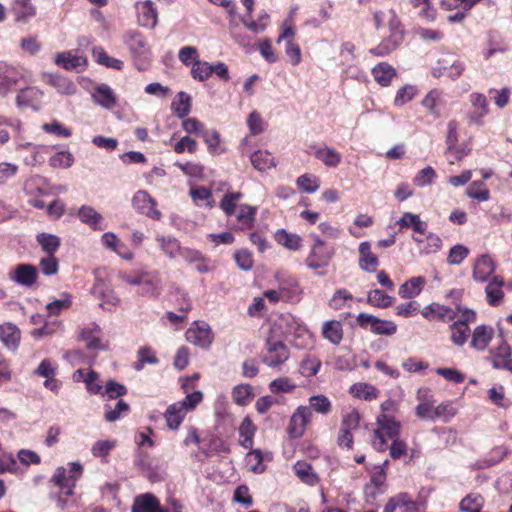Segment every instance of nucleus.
<instances>
[{"label":"nucleus","mask_w":512,"mask_h":512,"mask_svg":"<svg viewBox=\"0 0 512 512\" xmlns=\"http://www.w3.org/2000/svg\"><path fill=\"white\" fill-rule=\"evenodd\" d=\"M378 429L374 432L372 444L375 449L384 451L386 449L385 436L390 439L398 438L400 422L395 415H379L377 418Z\"/></svg>","instance_id":"nucleus-1"},{"label":"nucleus","mask_w":512,"mask_h":512,"mask_svg":"<svg viewBox=\"0 0 512 512\" xmlns=\"http://www.w3.org/2000/svg\"><path fill=\"white\" fill-rule=\"evenodd\" d=\"M21 81L29 82V75L25 69L0 62V95L6 96L17 89Z\"/></svg>","instance_id":"nucleus-2"},{"label":"nucleus","mask_w":512,"mask_h":512,"mask_svg":"<svg viewBox=\"0 0 512 512\" xmlns=\"http://www.w3.org/2000/svg\"><path fill=\"white\" fill-rule=\"evenodd\" d=\"M288 358L289 350L282 341L273 340L272 338L267 339L265 351L261 356L264 364L271 368H278L283 365Z\"/></svg>","instance_id":"nucleus-3"},{"label":"nucleus","mask_w":512,"mask_h":512,"mask_svg":"<svg viewBox=\"0 0 512 512\" xmlns=\"http://www.w3.org/2000/svg\"><path fill=\"white\" fill-rule=\"evenodd\" d=\"M356 320L362 328H369L372 333L377 335L391 336L397 331V325L393 321L383 320L371 314L359 313Z\"/></svg>","instance_id":"nucleus-4"},{"label":"nucleus","mask_w":512,"mask_h":512,"mask_svg":"<svg viewBox=\"0 0 512 512\" xmlns=\"http://www.w3.org/2000/svg\"><path fill=\"white\" fill-rule=\"evenodd\" d=\"M313 239L314 243L306 259V265L311 269H318L328 264L332 251L326 248L325 243L318 236H313Z\"/></svg>","instance_id":"nucleus-5"},{"label":"nucleus","mask_w":512,"mask_h":512,"mask_svg":"<svg viewBox=\"0 0 512 512\" xmlns=\"http://www.w3.org/2000/svg\"><path fill=\"white\" fill-rule=\"evenodd\" d=\"M472 110L466 114L469 124L482 125L483 118L489 112V105L486 96L482 93H472L469 95Z\"/></svg>","instance_id":"nucleus-6"},{"label":"nucleus","mask_w":512,"mask_h":512,"mask_svg":"<svg viewBox=\"0 0 512 512\" xmlns=\"http://www.w3.org/2000/svg\"><path fill=\"white\" fill-rule=\"evenodd\" d=\"M132 205L134 209L146 215L152 219L159 220L161 218V213L158 211L156 206V201L153 199L148 192L144 190L137 191L132 198Z\"/></svg>","instance_id":"nucleus-7"},{"label":"nucleus","mask_w":512,"mask_h":512,"mask_svg":"<svg viewBox=\"0 0 512 512\" xmlns=\"http://www.w3.org/2000/svg\"><path fill=\"white\" fill-rule=\"evenodd\" d=\"M312 412L307 406H299L291 416L288 426V434L292 438H300L310 421Z\"/></svg>","instance_id":"nucleus-8"},{"label":"nucleus","mask_w":512,"mask_h":512,"mask_svg":"<svg viewBox=\"0 0 512 512\" xmlns=\"http://www.w3.org/2000/svg\"><path fill=\"white\" fill-rule=\"evenodd\" d=\"M138 24L146 28H154L158 23V12L151 0L139 1L135 4Z\"/></svg>","instance_id":"nucleus-9"},{"label":"nucleus","mask_w":512,"mask_h":512,"mask_svg":"<svg viewBox=\"0 0 512 512\" xmlns=\"http://www.w3.org/2000/svg\"><path fill=\"white\" fill-rule=\"evenodd\" d=\"M37 277V268L31 264H19L9 274L10 280L25 287H31L36 282Z\"/></svg>","instance_id":"nucleus-10"},{"label":"nucleus","mask_w":512,"mask_h":512,"mask_svg":"<svg viewBox=\"0 0 512 512\" xmlns=\"http://www.w3.org/2000/svg\"><path fill=\"white\" fill-rule=\"evenodd\" d=\"M43 92L36 87H27L21 89L16 97V104L18 107L27 108L30 107L34 110H38L41 106Z\"/></svg>","instance_id":"nucleus-11"},{"label":"nucleus","mask_w":512,"mask_h":512,"mask_svg":"<svg viewBox=\"0 0 512 512\" xmlns=\"http://www.w3.org/2000/svg\"><path fill=\"white\" fill-rule=\"evenodd\" d=\"M422 106L434 118L441 117V108L445 105L444 94L439 89L429 91L421 101Z\"/></svg>","instance_id":"nucleus-12"},{"label":"nucleus","mask_w":512,"mask_h":512,"mask_svg":"<svg viewBox=\"0 0 512 512\" xmlns=\"http://www.w3.org/2000/svg\"><path fill=\"white\" fill-rule=\"evenodd\" d=\"M494 336V330L488 325L477 326L471 334L470 345L477 351H484Z\"/></svg>","instance_id":"nucleus-13"},{"label":"nucleus","mask_w":512,"mask_h":512,"mask_svg":"<svg viewBox=\"0 0 512 512\" xmlns=\"http://www.w3.org/2000/svg\"><path fill=\"white\" fill-rule=\"evenodd\" d=\"M123 41L133 55H143L149 51L145 37L137 30L127 31Z\"/></svg>","instance_id":"nucleus-14"},{"label":"nucleus","mask_w":512,"mask_h":512,"mask_svg":"<svg viewBox=\"0 0 512 512\" xmlns=\"http://www.w3.org/2000/svg\"><path fill=\"white\" fill-rule=\"evenodd\" d=\"M495 263L487 254L477 258L473 267V279L478 282H485L489 276L495 271Z\"/></svg>","instance_id":"nucleus-15"},{"label":"nucleus","mask_w":512,"mask_h":512,"mask_svg":"<svg viewBox=\"0 0 512 512\" xmlns=\"http://www.w3.org/2000/svg\"><path fill=\"white\" fill-rule=\"evenodd\" d=\"M43 81L62 95H73L77 91V86L70 79L57 74L44 73Z\"/></svg>","instance_id":"nucleus-16"},{"label":"nucleus","mask_w":512,"mask_h":512,"mask_svg":"<svg viewBox=\"0 0 512 512\" xmlns=\"http://www.w3.org/2000/svg\"><path fill=\"white\" fill-rule=\"evenodd\" d=\"M11 11L18 23H27L36 15V7L31 0H13Z\"/></svg>","instance_id":"nucleus-17"},{"label":"nucleus","mask_w":512,"mask_h":512,"mask_svg":"<svg viewBox=\"0 0 512 512\" xmlns=\"http://www.w3.org/2000/svg\"><path fill=\"white\" fill-rule=\"evenodd\" d=\"M78 217L82 223L88 225L93 230L100 231L106 227L103 216L92 206L83 205L78 211Z\"/></svg>","instance_id":"nucleus-18"},{"label":"nucleus","mask_w":512,"mask_h":512,"mask_svg":"<svg viewBox=\"0 0 512 512\" xmlns=\"http://www.w3.org/2000/svg\"><path fill=\"white\" fill-rule=\"evenodd\" d=\"M379 265L378 257L371 252V244L367 241L359 245V267L369 273L375 272Z\"/></svg>","instance_id":"nucleus-19"},{"label":"nucleus","mask_w":512,"mask_h":512,"mask_svg":"<svg viewBox=\"0 0 512 512\" xmlns=\"http://www.w3.org/2000/svg\"><path fill=\"white\" fill-rule=\"evenodd\" d=\"M21 333L18 327L7 322L0 325V340L10 350H16L19 346Z\"/></svg>","instance_id":"nucleus-20"},{"label":"nucleus","mask_w":512,"mask_h":512,"mask_svg":"<svg viewBox=\"0 0 512 512\" xmlns=\"http://www.w3.org/2000/svg\"><path fill=\"white\" fill-rule=\"evenodd\" d=\"M132 512H166L160 507L159 500L151 493L137 496L132 506Z\"/></svg>","instance_id":"nucleus-21"},{"label":"nucleus","mask_w":512,"mask_h":512,"mask_svg":"<svg viewBox=\"0 0 512 512\" xmlns=\"http://www.w3.org/2000/svg\"><path fill=\"white\" fill-rule=\"evenodd\" d=\"M55 63L65 70H76L79 67L86 65L87 60L85 57L78 55L74 51H65L58 53L55 57Z\"/></svg>","instance_id":"nucleus-22"},{"label":"nucleus","mask_w":512,"mask_h":512,"mask_svg":"<svg viewBox=\"0 0 512 512\" xmlns=\"http://www.w3.org/2000/svg\"><path fill=\"white\" fill-rule=\"evenodd\" d=\"M156 242L158 243L161 251L169 258L176 259L182 252V246L178 239L172 236H157Z\"/></svg>","instance_id":"nucleus-23"},{"label":"nucleus","mask_w":512,"mask_h":512,"mask_svg":"<svg viewBox=\"0 0 512 512\" xmlns=\"http://www.w3.org/2000/svg\"><path fill=\"white\" fill-rule=\"evenodd\" d=\"M425 284L426 280L424 277H413L400 286L398 294L403 299L416 297L421 293Z\"/></svg>","instance_id":"nucleus-24"},{"label":"nucleus","mask_w":512,"mask_h":512,"mask_svg":"<svg viewBox=\"0 0 512 512\" xmlns=\"http://www.w3.org/2000/svg\"><path fill=\"white\" fill-rule=\"evenodd\" d=\"M293 470L297 477L307 485L314 486L319 482V478L313 467L305 461L296 462L293 466Z\"/></svg>","instance_id":"nucleus-25"},{"label":"nucleus","mask_w":512,"mask_h":512,"mask_svg":"<svg viewBox=\"0 0 512 512\" xmlns=\"http://www.w3.org/2000/svg\"><path fill=\"white\" fill-rule=\"evenodd\" d=\"M187 339L190 342H192L202 348H207L212 343L213 337H212V333H211V330L208 327V325H203L201 327H198L195 330H192V329L188 330Z\"/></svg>","instance_id":"nucleus-26"},{"label":"nucleus","mask_w":512,"mask_h":512,"mask_svg":"<svg viewBox=\"0 0 512 512\" xmlns=\"http://www.w3.org/2000/svg\"><path fill=\"white\" fill-rule=\"evenodd\" d=\"M504 285L503 278L494 276L485 288L487 301L490 305L496 306L500 303L504 296L502 286Z\"/></svg>","instance_id":"nucleus-27"},{"label":"nucleus","mask_w":512,"mask_h":512,"mask_svg":"<svg viewBox=\"0 0 512 512\" xmlns=\"http://www.w3.org/2000/svg\"><path fill=\"white\" fill-rule=\"evenodd\" d=\"M403 41L402 36L398 33H392L384 39L377 47L370 50L376 56H386L393 52Z\"/></svg>","instance_id":"nucleus-28"},{"label":"nucleus","mask_w":512,"mask_h":512,"mask_svg":"<svg viewBox=\"0 0 512 512\" xmlns=\"http://www.w3.org/2000/svg\"><path fill=\"white\" fill-rule=\"evenodd\" d=\"M322 335L334 345H338L343 338V328L340 321L329 320L324 322Z\"/></svg>","instance_id":"nucleus-29"},{"label":"nucleus","mask_w":512,"mask_h":512,"mask_svg":"<svg viewBox=\"0 0 512 512\" xmlns=\"http://www.w3.org/2000/svg\"><path fill=\"white\" fill-rule=\"evenodd\" d=\"M274 237L278 244L289 250H299L302 244V239L299 235L289 233L285 229H278Z\"/></svg>","instance_id":"nucleus-30"},{"label":"nucleus","mask_w":512,"mask_h":512,"mask_svg":"<svg viewBox=\"0 0 512 512\" xmlns=\"http://www.w3.org/2000/svg\"><path fill=\"white\" fill-rule=\"evenodd\" d=\"M51 482L57 486L63 494L67 496H72L74 494V489L71 483H69L70 481H68V473L65 467L60 466L56 468L51 478Z\"/></svg>","instance_id":"nucleus-31"},{"label":"nucleus","mask_w":512,"mask_h":512,"mask_svg":"<svg viewBox=\"0 0 512 512\" xmlns=\"http://www.w3.org/2000/svg\"><path fill=\"white\" fill-rule=\"evenodd\" d=\"M182 406H183V404L173 403L167 408V410L164 414V417H165L167 426L170 429H173V430L177 429L180 426V424L183 422L184 417L186 416V413L184 410H182Z\"/></svg>","instance_id":"nucleus-32"},{"label":"nucleus","mask_w":512,"mask_h":512,"mask_svg":"<svg viewBox=\"0 0 512 512\" xmlns=\"http://www.w3.org/2000/svg\"><path fill=\"white\" fill-rule=\"evenodd\" d=\"M372 74L378 84L388 86L392 78L396 76V71L391 65L383 62L373 68Z\"/></svg>","instance_id":"nucleus-33"},{"label":"nucleus","mask_w":512,"mask_h":512,"mask_svg":"<svg viewBox=\"0 0 512 512\" xmlns=\"http://www.w3.org/2000/svg\"><path fill=\"white\" fill-rule=\"evenodd\" d=\"M255 426L249 417H245L239 427V443L245 449L253 446V437L255 434Z\"/></svg>","instance_id":"nucleus-34"},{"label":"nucleus","mask_w":512,"mask_h":512,"mask_svg":"<svg viewBox=\"0 0 512 512\" xmlns=\"http://www.w3.org/2000/svg\"><path fill=\"white\" fill-rule=\"evenodd\" d=\"M429 310L434 312V318L436 317L438 320L443 322L454 321L460 312V306H456V308H451L446 305H441L438 303H432L429 305Z\"/></svg>","instance_id":"nucleus-35"},{"label":"nucleus","mask_w":512,"mask_h":512,"mask_svg":"<svg viewBox=\"0 0 512 512\" xmlns=\"http://www.w3.org/2000/svg\"><path fill=\"white\" fill-rule=\"evenodd\" d=\"M94 100L105 108H112L116 103L113 90L106 84L99 85L93 94Z\"/></svg>","instance_id":"nucleus-36"},{"label":"nucleus","mask_w":512,"mask_h":512,"mask_svg":"<svg viewBox=\"0 0 512 512\" xmlns=\"http://www.w3.org/2000/svg\"><path fill=\"white\" fill-rule=\"evenodd\" d=\"M101 241L103 245L115 253H117L120 257L125 260H131L133 258L132 252L122 253V248H125V245L122 244L117 236L112 232H106L102 235Z\"/></svg>","instance_id":"nucleus-37"},{"label":"nucleus","mask_w":512,"mask_h":512,"mask_svg":"<svg viewBox=\"0 0 512 512\" xmlns=\"http://www.w3.org/2000/svg\"><path fill=\"white\" fill-rule=\"evenodd\" d=\"M315 157L328 167L338 166L342 159V156L338 151L328 146L317 149Z\"/></svg>","instance_id":"nucleus-38"},{"label":"nucleus","mask_w":512,"mask_h":512,"mask_svg":"<svg viewBox=\"0 0 512 512\" xmlns=\"http://www.w3.org/2000/svg\"><path fill=\"white\" fill-rule=\"evenodd\" d=\"M350 393L356 398L371 401L377 398L379 391L371 384L356 383L350 387Z\"/></svg>","instance_id":"nucleus-39"},{"label":"nucleus","mask_w":512,"mask_h":512,"mask_svg":"<svg viewBox=\"0 0 512 512\" xmlns=\"http://www.w3.org/2000/svg\"><path fill=\"white\" fill-rule=\"evenodd\" d=\"M115 439H106L96 441L91 447V454L96 458H101L106 462L110 452L116 447Z\"/></svg>","instance_id":"nucleus-40"},{"label":"nucleus","mask_w":512,"mask_h":512,"mask_svg":"<svg viewBox=\"0 0 512 512\" xmlns=\"http://www.w3.org/2000/svg\"><path fill=\"white\" fill-rule=\"evenodd\" d=\"M143 294L155 296L160 293L161 280L158 272H146L143 280Z\"/></svg>","instance_id":"nucleus-41"},{"label":"nucleus","mask_w":512,"mask_h":512,"mask_svg":"<svg viewBox=\"0 0 512 512\" xmlns=\"http://www.w3.org/2000/svg\"><path fill=\"white\" fill-rule=\"evenodd\" d=\"M93 57L95 61L108 68L121 70L123 68V62L119 59L109 56L102 47L93 48Z\"/></svg>","instance_id":"nucleus-42"},{"label":"nucleus","mask_w":512,"mask_h":512,"mask_svg":"<svg viewBox=\"0 0 512 512\" xmlns=\"http://www.w3.org/2000/svg\"><path fill=\"white\" fill-rule=\"evenodd\" d=\"M253 167L259 171H265L275 166L274 157L268 151H256L251 156Z\"/></svg>","instance_id":"nucleus-43"},{"label":"nucleus","mask_w":512,"mask_h":512,"mask_svg":"<svg viewBox=\"0 0 512 512\" xmlns=\"http://www.w3.org/2000/svg\"><path fill=\"white\" fill-rule=\"evenodd\" d=\"M178 99L171 105L173 112L179 118H185L191 110V97L186 92H179Z\"/></svg>","instance_id":"nucleus-44"},{"label":"nucleus","mask_w":512,"mask_h":512,"mask_svg":"<svg viewBox=\"0 0 512 512\" xmlns=\"http://www.w3.org/2000/svg\"><path fill=\"white\" fill-rule=\"evenodd\" d=\"M37 242L48 255L54 253L60 247V239L58 236L49 233H39L36 237Z\"/></svg>","instance_id":"nucleus-45"},{"label":"nucleus","mask_w":512,"mask_h":512,"mask_svg":"<svg viewBox=\"0 0 512 512\" xmlns=\"http://www.w3.org/2000/svg\"><path fill=\"white\" fill-rule=\"evenodd\" d=\"M450 332V339L457 346H463L471 334L469 326H463L461 323L455 322L450 325Z\"/></svg>","instance_id":"nucleus-46"},{"label":"nucleus","mask_w":512,"mask_h":512,"mask_svg":"<svg viewBox=\"0 0 512 512\" xmlns=\"http://www.w3.org/2000/svg\"><path fill=\"white\" fill-rule=\"evenodd\" d=\"M232 397L236 404L245 406L253 397V388L249 384H240L233 388Z\"/></svg>","instance_id":"nucleus-47"},{"label":"nucleus","mask_w":512,"mask_h":512,"mask_svg":"<svg viewBox=\"0 0 512 512\" xmlns=\"http://www.w3.org/2000/svg\"><path fill=\"white\" fill-rule=\"evenodd\" d=\"M298 188L306 193H314L320 187V180L313 174H303L296 180Z\"/></svg>","instance_id":"nucleus-48"},{"label":"nucleus","mask_w":512,"mask_h":512,"mask_svg":"<svg viewBox=\"0 0 512 512\" xmlns=\"http://www.w3.org/2000/svg\"><path fill=\"white\" fill-rule=\"evenodd\" d=\"M367 302L375 307L386 308L392 305L393 297L380 289H374L368 293Z\"/></svg>","instance_id":"nucleus-49"},{"label":"nucleus","mask_w":512,"mask_h":512,"mask_svg":"<svg viewBox=\"0 0 512 512\" xmlns=\"http://www.w3.org/2000/svg\"><path fill=\"white\" fill-rule=\"evenodd\" d=\"M72 305L71 294L64 292L61 294V298L56 299L46 305L49 315H59L62 310L68 309Z\"/></svg>","instance_id":"nucleus-50"},{"label":"nucleus","mask_w":512,"mask_h":512,"mask_svg":"<svg viewBox=\"0 0 512 512\" xmlns=\"http://www.w3.org/2000/svg\"><path fill=\"white\" fill-rule=\"evenodd\" d=\"M191 75L193 79L203 82L212 75V64L198 60L192 65Z\"/></svg>","instance_id":"nucleus-51"},{"label":"nucleus","mask_w":512,"mask_h":512,"mask_svg":"<svg viewBox=\"0 0 512 512\" xmlns=\"http://www.w3.org/2000/svg\"><path fill=\"white\" fill-rule=\"evenodd\" d=\"M202 137L211 154L217 155L224 152V149L220 147V134L216 130L209 131L205 129Z\"/></svg>","instance_id":"nucleus-52"},{"label":"nucleus","mask_w":512,"mask_h":512,"mask_svg":"<svg viewBox=\"0 0 512 512\" xmlns=\"http://www.w3.org/2000/svg\"><path fill=\"white\" fill-rule=\"evenodd\" d=\"M104 408L105 420L107 422H115L123 413H127L129 411V405L123 400L117 401L114 408L110 404H106Z\"/></svg>","instance_id":"nucleus-53"},{"label":"nucleus","mask_w":512,"mask_h":512,"mask_svg":"<svg viewBox=\"0 0 512 512\" xmlns=\"http://www.w3.org/2000/svg\"><path fill=\"white\" fill-rule=\"evenodd\" d=\"M442 406L434 408L433 403L425 401L417 405L415 411L416 415L421 419H436L441 414Z\"/></svg>","instance_id":"nucleus-54"},{"label":"nucleus","mask_w":512,"mask_h":512,"mask_svg":"<svg viewBox=\"0 0 512 512\" xmlns=\"http://www.w3.org/2000/svg\"><path fill=\"white\" fill-rule=\"evenodd\" d=\"M411 5L414 8H420L419 16L429 22L436 18V11L432 5L431 0H411Z\"/></svg>","instance_id":"nucleus-55"},{"label":"nucleus","mask_w":512,"mask_h":512,"mask_svg":"<svg viewBox=\"0 0 512 512\" xmlns=\"http://www.w3.org/2000/svg\"><path fill=\"white\" fill-rule=\"evenodd\" d=\"M257 213V207L248 204H242L239 207L237 214L238 222H245V227H253L255 223V216Z\"/></svg>","instance_id":"nucleus-56"},{"label":"nucleus","mask_w":512,"mask_h":512,"mask_svg":"<svg viewBox=\"0 0 512 512\" xmlns=\"http://www.w3.org/2000/svg\"><path fill=\"white\" fill-rule=\"evenodd\" d=\"M437 174L431 166H427L420 170L414 178L415 185L425 187L431 185L436 179Z\"/></svg>","instance_id":"nucleus-57"},{"label":"nucleus","mask_w":512,"mask_h":512,"mask_svg":"<svg viewBox=\"0 0 512 512\" xmlns=\"http://www.w3.org/2000/svg\"><path fill=\"white\" fill-rule=\"evenodd\" d=\"M49 162L55 168H69L74 162V157L68 151H61L53 155Z\"/></svg>","instance_id":"nucleus-58"},{"label":"nucleus","mask_w":512,"mask_h":512,"mask_svg":"<svg viewBox=\"0 0 512 512\" xmlns=\"http://www.w3.org/2000/svg\"><path fill=\"white\" fill-rule=\"evenodd\" d=\"M424 241L425 243L420 247V252L423 254L436 253L442 245L441 238L435 233H428Z\"/></svg>","instance_id":"nucleus-59"},{"label":"nucleus","mask_w":512,"mask_h":512,"mask_svg":"<svg viewBox=\"0 0 512 512\" xmlns=\"http://www.w3.org/2000/svg\"><path fill=\"white\" fill-rule=\"evenodd\" d=\"M482 181H474L467 189V196L478 201H487L490 197L488 189L482 188Z\"/></svg>","instance_id":"nucleus-60"},{"label":"nucleus","mask_w":512,"mask_h":512,"mask_svg":"<svg viewBox=\"0 0 512 512\" xmlns=\"http://www.w3.org/2000/svg\"><path fill=\"white\" fill-rule=\"evenodd\" d=\"M311 407L318 413L328 414L331 411V402L324 395H314L309 398Z\"/></svg>","instance_id":"nucleus-61"},{"label":"nucleus","mask_w":512,"mask_h":512,"mask_svg":"<svg viewBox=\"0 0 512 512\" xmlns=\"http://www.w3.org/2000/svg\"><path fill=\"white\" fill-rule=\"evenodd\" d=\"M269 388L273 393H289L296 388V385L289 378L280 377L273 380Z\"/></svg>","instance_id":"nucleus-62"},{"label":"nucleus","mask_w":512,"mask_h":512,"mask_svg":"<svg viewBox=\"0 0 512 512\" xmlns=\"http://www.w3.org/2000/svg\"><path fill=\"white\" fill-rule=\"evenodd\" d=\"M469 250L461 244H457L450 249L447 261L451 265H459L468 256Z\"/></svg>","instance_id":"nucleus-63"},{"label":"nucleus","mask_w":512,"mask_h":512,"mask_svg":"<svg viewBox=\"0 0 512 512\" xmlns=\"http://www.w3.org/2000/svg\"><path fill=\"white\" fill-rule=\"evenodd\" d=\"M127 393V389L124 385L114 381L109 380L105 386V392L103 393V397H107L108 399H116L120 396H123Z\"/></svg>","instance_id":"nucleus-64"}]
</instances>
